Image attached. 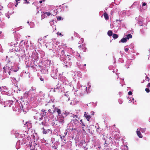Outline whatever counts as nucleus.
<instances>
[{
  "mask_svg": "<svg viewBox=\"0 0 150 150\" xmlns=\"http://www.w3.org/2000/svg\"><path fill=\"white\" fill-rule=\"evenodd\" d=\"M79 51L80 53H82L83 52H85L86 51V48L83 45H80L79 46Z\"/></svg>",
  "mask_w": 150,
  "mask_h": 150,
  "instance_id": "obj_1",
  "label": "nucleus"
},
{
  "mask_svg": "<svg viewBox=\"0 0 150 150\" xmlns=\"http://www.w3.org/2000/svg\"><path fill=\"white\" fill-rule=\"evenodd\" d=\"M73 116L72 120V121H73L74 124L76 125L78 124L79 122L78 120L79 118H78V116L77 115H74V114H73Z\"/></svg>",
  "mask_w": 150,
  "mask_h": 150,
  "instance_id": "obj_2",
  "label": "nucleus"
},
{
  "mask_svg": "<svg viewBox=\"0 0 150 150\" xmlns=\"http://www.w3.org/2000/svg\"><path fill=\"white\" fill-rule=\"evenodd\" d=\"M34 117L36 120H39L40 121L42 119H43V117L39 113H37L34 116Z\"/></svg>",
  "mask_w": 150,
  "mask_h": 150,
  "instance_id": "obj_3",
  "label": "nucleus"
},
{
  "mask_svg": "<svg viewBox=\"0 0 150 150\" xmlns=\"http://www.w3.org/2000/svg\"><path fill=\"white\" fill-rule=\"evenodd\" d=\"M4 72L5 73L8 72L9 75H10L11 69L10 67L7 66L4 67L3 68Z\"/></svg>",
  "mask_w": 150,
  "mask_h": 150,
  "instance_id": "obj_4",
  "label": "nucleus"
},
{
  "mask_svg": "<svg viewBox=\"0 0 150 150\" xmlns=\"http://www.w3.org/2000/svg\"><path fill=\"white\" fill-rule=\"evenodd\" d=\"M84 116L88 121H89L91 117V116L89 115H88L85 112H84Z\"/></svg>",
  "mask_w": 150,
  "mask_h": 150,
  "instance_id": "obj_5",
  "label": "nucleus"
},
{
  "mask_svg": "<svg viewBox=\"0 0 150 150\" xmlns=\"http://www.w3.org/2000/svg\"><path fill=\"white\" fill-rule=\"evenodd\" d=\"M141 129H137L136 131L137 133V134L138 136L140 138H142L143 137V136L142 135L140 132Z\"/></svg>",
  "mask_w": 150,
  "mask_h": 150,
  "instance_id": "obj_6",
  "label": "nucleus"
},
{
  "mask_svg": "<svg viewBox=\"0 0 150 150\" xmlns=\"http://www.w3.org/2000/svg\"><path fill=\"white\" fill-rule=\"evenodd\" d=\"M59 122H61V123L62 124L64 123V117L62 116H60L59 117Z\"/></svg>",
  "mask_w": 150,
  "mask_h": 150,
  "instance_id": "obj_7",
  "label": "nucleus"
},
{
  "mask_svg": "<svg viewBox=\"0 0 150 150\" xmlns=\"http://www.w3.org/2000/svg\"><path fill=\"white\" fill-rule=\"evenodd\" d=\"M55 110H56V112H57L58 115L60 116V114L61 113V110L60 109L57 108V107H55Z\"/></svg>",
  "mask_w": 150,
  "mask_h": 150,
  "instance_id": "obj_8",
  "label": "nucleus"
},
{
  "mask_svg": "<svg viewBox=\"0 0 150 150\" xmlns=\"http://www.w3.org/2000/svg\"><path fill=\"white\" fill-rule=\"evenodd\" d=\"M58 88H51V89L50 91V92H56L57 91H58Z\"/></svg>",
  "mask_w": 150,
  "mask_h": 150,
  "instance_id": "obj_9",
  "label": "nucleus"
},
{
  "mask_svg": "<svg viewBox=\"0 0 150 150\" xmlns=\"http://www.w3.org/2000/svg\"><path fill=\"white\" fill-rule=\"evenodd\" d=\"M103 16L106 20H108L109 19V16L108 14L106 13L105 12L103 13Z\"/></svg>",
  "mask_w": 150,
  "mask_h": 150,
  "instance_id": "obj_10",
  "label": "nucleus"
},
{
  "mask_svg": "<svg viewBox=\"0 0 150 150\" xmlns=\"http://www.w3.org/2000/svg\"><path fill=\"white\" fill-rule=\"evenodd\" d=\"M127 41V38H123L120 40V42L122 43L126 42Z\"/></svg>",
  "mask_w": 150,
  "mask_h": 150,
  "instance_id": "obj_11",
  "label": "nucleus"
},
{
  "mask_svg": "<svg viewBox=\"0 0 150 150\" xmlns=\"http://www.w3.org/2000/svg\"><path fill=\"white\" fill-rule=\"evenodd\" d=\"M118 37V35L114 33L112 35V37L114 39H116Z\"/></svg>",
  "mask_w": 150,
  "mask_h": 150,
  "instance_id": "obj_12",
  "label": "nucleus"
},
{
  "mask_svg": "<svg viewBox=\"0 0 150 150\" xmlns=\"http://www.w3.org/2000/svg\"><path fill=\"white\" fill-rule=\"evenodd\" d=\"M47 15L46 17L47 16H49L51 15V13L50 12H45L44 13V14H43L42 15V16L44 17V16H45V15Z\"/></svg>",
  "mask_w": 150,
  "mask_h": 150,
  "instance_id": "obj_13",
  "label": "nucleus"
},
{
  "mask_svg": "<svg viewBox=\"0 0 150 150\" xmlns=\"http://www.w3.org/2000/svg\"><path fill=\"white\" fill-rule=\"evenodd\" d=\"M41 112H42L43 116H44L46 115L47 112L45 111V110H41Z\"/></svg>",
  "mask_w": 150,
  "mask_h": 150,
  "instance_id": "obj_14",
  "label": "nucleus"
},
{
  "mask_svg": "<svg viewBox=\"0 0 150 150\" xmlns=\"http://www.w3.org/2000/svg\"><path fill=\"white\" fill-rule=\"evenodd\" d=\"M108 35L109 36H111L112 35V32L110 30H109L108 32Z\"/></svg>",
  "mask_w": 150,
  "mask_h": 150,
  "instance_id": "obj_15",
  "label": "nucleus"
},
{
  "mask_svg": "<svg viewBox=\"0 0 150 150\" xmlns=\"http://www.w3.org/2000/svg\"><path fill=\"white\" fill-rule=\"evenodd\" d=\"M127 39L129 40V38H132V36L130 34H129L128 35H127Z\"/></svg>",
  "mask_w": 150,
  "mask_h": 150,
  "instance_id": "obj_16",
  "label": "nucleus"
},
{
  "mask_svg": "<svg viewBox=\"0 0 150 150\" xmlns=\"http://www.w3.org/2000/svg\"><path fill=\"white\" fill-rule=\"evenodd\" d=\"M67 130H66L64 133V134H62V135L63 136V137H64L67 134Z\"/></svg>",
  "mask_w": 150,
  "mask_h": 150,
  "instance_id": "obj_17",
  "label": "nucleus"
},
{
  "mask_svg": "<svg viewBox=\"0 0 150 150\" xmlns=\"http://www.w3.org/2000/svg\"><path fill=\"white\" fill-rule=\"evenodd\" d=\"M28 92H25L24 94V96L27 98L28 97Z\"/></svg>",
  "mask_w": 150,
  "mask_h": 150,
  "instance_id": "obj_18",
  "label": "nucleus"
},
{
  "mask_svg": "<svg viewBox=\"0 0 150 150\" xmlns=\"http://www.w3.org/2000/svg\"><path fill=\"white\" fill-rule=\"evenodd\" d=\"M64 114L66 115V116L68 115L69 114V112L65 111L64 112Z\"/></svg>",
  "mask_w": 150,
  "mask_h": 150,
  "instance_id": "obj_19",
  "label": "nucleus"
},
{
  "mask_svg": "<svg viewBox=\"0 0 150 150\" xmlns=\"http://www.w3.org/2000/svg\"><path fill=\"white\" fill-rule=\"evenodd\" d=\"M57 34L58 35H60L61 36H63V35L61 33H60L59 32H58L57 33Z\"/></svg>",
  "mask_w": 150,
  "mask_h": 150,
  "instance_id": "obj_20",
  "label": "nucleus"
},
{
  "mask_svg": "<svg viewBox=\"0 0 150 150\" xmlns=\"http://www.w3.org/2000/svg\"><path fill=\"white\" fill-rule=\"evenodd\" d=\"M145 90L147 93H149L150 92L149 89L147 88H146L145 89Z\"/></svg>",
  "mask_w": 150,
  "mask_h": 150,
  "instance_id": "obj_21",
  "label": "nucleus"
},
{
  "mask_svg": "<svg viewBox=\"0 0 150 150\" xmlns=\"http://www.w3.org/2000/svg\"><path fill=\"white\" fill-rule=\"evenodd\" d=\"M43 134H46L47 133V131H46L45 129H44L43 128Z\"/></svg>",
  "mask_w": 150,
  "mask_h": 150,
  "instance_id": "obj_22",
  "label": "nucleus"
},
{
  "mask_svg": "<svg viewBox=\"0 0 150 150\" xmlns=\"http://www.w3.org/2000/svg\"><path fill=\"white\" fill-rule=\"evenodd\" d=\"M140 129H141L140 131H141L142 132H144L145 131V130H146V128H144V129H141V128Z\"/></svg>",
  "mask_w": 150,
  "mask_h": 150,
  "instance_id": "obj_23",
  "label": "nucleus"
},
{
  "mask_svg": "<svg viewBox=\"0 0 150 150\" xmlns=\"http://www.w3.org/2000/svg\"><path fill=\"white\" fill-rule=\"evenodd\" d=\"M25 1L23 2L24 4H29V2L28 1H27V0H24Z\"/></svg>",
  "mask_w": 150,
  "mask_h": 150,
  "instance_id": "obj_24",
  "label": "nucleus"
},
{
  "mask_svg": "<svg viewBox=\"0 0 150 150\" xmlns=\"http://www.w3.org/2000/svg\"><path fill=\"white\" fill-rule=\"evenodd\" d=\"M82 121H83L82 120H81L80 121L81 123L82 126H85V125Z\"/></svg>",
  "mask_w": 150,
  "mask_h": 150,
  "instance_id": "obj_25",
  "label": "nucleus"
},
{
  "mask_svg": "<svg viewBox=\"0 0 150 150\" xmlns=\"http://www.w3.org/2000/svg\"><path fill=\"white\" fill-rule=\"evenodd\" d=\"M20 0H16V4L15 5V6L16 7L18 5V3H20L19 2H18V1H20Z\"/></svg>",
  "mask_w": 150,
  "mask_h": 150,
  "instance_id": "obj_26",
  "label": "nucleus"
},
{
  "mask_svg": "<svg viewBox=\"0 0 150 150\" xmlns=\"http://www.w3.org/2000/svg\"><path fill=\"white\" fill-rule=\"evenodd\" d=\"M62 20V17L60 16L58 17L57 18V20Z\"/></svg>",
  "mask_w": 150,
  "mask_h": 150,
  "instance_id": "obj_27",
  "label": "nucleus"
},
{
  "mask_svg": "<svg viewBox=\"0 0 150 150\" xmlns=\"http://www.w3.org/2000/svg\"><path fill=\"white\" fill-rule=\"evenodd\" d=\"M132 94V92L131 91H129L128 93V94L129 95H131Z\"/></svg>",
  "mask_w": 150,
  "mask_h": 150,
  "instance_id": "obj_28",
  "label": "nucleus"
},
{
  "mask_svg": "<svg viewBox=\"0 0 150 150\" xmlns=\"http://www.w3.org/2000/svg\"><path fill=\"white\" fill-rule=\"evenodd\" d=\"M97 132H98L99 134L100 133V130H99V128H98L96 130Z\"/></svg>",
  "mask_w": 150,
  "mask_h": 150,
  "instance_id": "obj_29",
  "label": "nucleus"
},
{
  "mask_svg": "<svg viewBox=\"0 0 150 150\" xmlns=\"http://www.w3.org/2000/svg\"><path fill=\"white\" fill-rule=\"evenodd\" d=\"M146 5V3L145 2H144L142 4V6H144Z\"/></svg>",
  "mask_w": 150,
  "mask_h": 150,
  "instance_id": "obj_30",
  "label": "nucleus"
},
{
  "mask_svg": "<svg viewBox=\"0 0 150 150\" xmlns=\"http://www.w3.org/2000/svg\"><path fill=\"white\" fill-rule=\"evenodd\" d=\"M61 53L63 54H65V51L64 50H62L61 51Z\"/></svg>",
  "mask_w": 150,
  "mask_h": 150,
  "instance_id": "obj_31",
  "label": "nucleus"
},
{
  "mask_svg": "<svg viewBox=\"0 0 150 150\" xmlns=\"http://www.w3.org/2000/svg\"><path fill=\"white\" fill-rule=\"evenodd\" d=\"M56 112V110H55V107L54 108V110L53 111V112H52V113H54L55 112Z\"/></svg>",
  "mask_w": 150,
  "mask_h": 150,
  "instance_id": "obj_32",
  "label": "nucleus"
},
{
  "mask_svg": "<svg viewBox=\"0 0 150 150\" xmlns=\"http://www.w3.org/2000/svg\"><path fill=\"white\" fill-rule=\"evenodd\" d=\"M147 87H150V83H149L148 84H147Z\"/></svg>",
  "mask_w": 150,
  "mask_h": 150,
  "instance_id": "obj_33",
  "label": "nucleus"
},
{
  "mask_svg": "<svg viewBox=\"0 0 150 150\" xmlns=\"http://www.w3.org/2000/svg\"><path fill=\"white\" fill-rule=\"evenodd\" d=\"M40 79L42 81H43L44 80V79L41 77H40Z\"/></svg>",
  "mask_w": 150,
  "mask_h": 150,
  "instance_id": "obj_34",
  "label": "nucleus"
},
{
  "mask_svg": "<svg viewBox=\"0 0 150 150\" xmlns=\"http://www.w3.org/2000/svg\"><path fill=\"white\" fill-rule=\"evenodd\" d=\"M129 50V49L128 48H126L125 49V51L126 52H127L128 51V50Z\"/></svg>",
  "mask_w": 150,
  "mask_h": 150,
  "instance_id": "obj_35",
  "label": "nucleus"
},
{
  "mask_svg": "<svg viewBox=\"0 0 150 150\" xmlns=\"http://www.w3.org/2000/svg\"><path fill=\"white\" fill-rule=\"evenodd\" d=\"M41 124L42 125H45V122H42Z\"/></svg>",
  "mask_w": 150,
  "mask_h": 150,
  "instance_id": "obj_36",
  "label": "nucleus"
},
{
  "mask_svg": "<svg viewBox=\"0 0 150 150\" xmlns=\"http://www.w3.org/2000/svg\"><path fill=\"white\" fill-rule=\"evenodd\" d=\"M139 10L140 11H142V9L141 8L139 9Z\"/></svg>",
  "mask_w": 150,
  "mask_h": 150,
  "instance_id": "obj_37",
  "label": "nucleus"
},
{
  "mask_svg": "<svg viewBox=\"0 0 150 150\" xmlns=\"http://www.w3.org/2000/svg\"><path fill=\"white\" fill-rule=\"evenodd\" d=\"M81 42L83 43V39L82 38H81Z\"/></svg>",
  "mask_w": 150,
  "mask_h": 150,
  "instance_id": "obj_38",
  "label": "nucleus"
},
{
  "mask_svg": "<svg viewBox=\"0 0 150 150\" xmlns=\"http://www.w3.org/2000/svg\"><path fill=\"white\" fill-rule=\"evenodd\" d=\"M62 137H63V136L62 135H60V138H61V139L62 140L63 139Z\"/></svg>",
  "mask_w": 150,
  "mask_h": 150,
  "instance_id": "obj_39",
  "label": "nucleus"
},
{
  "mask_svg": "<svg viewBox=\"0 0 150 150\" xmlns=\"http://www.w3.org/2000/svg\"><path fill=\"white\" fill-rule=\"evenodd\" d=\"M48 112H50V113H51L52 112H51V110L50 109H49L48 110Z\"/></svg>",
  "mask_w": 150,
  "mask_h": 150,
  "instance_id": "obj_40",
  "label": "nucleus"
},
{
  "mask_svg": "<svg viewBox=\"0 0 150 150\" xmlns=\"http://www.w3.org/2000/svg\"><path fill=\"white\" fill-rule=\"evenodd\" d=\"M146 78H147V79H148V81H149V79H150L149 78V77H147V76H146Z\"/></svg>",
  "mask_w": 150,
  "mask_h": 150,
  "instance_id": "obj_41",
  "label": "nucleus"
},
{
  "mask_svg": "<svg viewBox=\"0 0 150 150\" xmlns=\"http://www.w3.org/2000/svg\"><path fill=\"white\" fill-rule=\"evenodd\" d=\"M39 3H40V4H41L42 3V1H39Z\"/></svg>",
  "mask_w": 150,
  "mask_h": 150,
  "instance_id": "obj_42",
  "label": "nucleus"
},
{
  "mask_svg": "<svg viewBox=\"0 0 150 150\" xmlns=\"http://www.w3.org/2000/svg\"><path fill=\"white\" fill-rule=\"evenodd\" d=\"M105 144H107V143H106V141L105 142Z\"/></svg>",
  "mask_w": 150,
  "mask_h": 150,
  "instance_id": "obj_43",
  "label": "nucleus"
},
{
  "mask_svg": "<svg viewBox=\"0 0 150 150\" xmlns=\"http://www.w3.org/2000/svg\"><path fill=\"white\" fill-rule=\"evenodd\" d=\"M85 127V126H82V128H84V127Z\"/></svg>",
  "mask_w": 150,
  "mask_h": 150,
  "instance_id": "obj_44",
  "label": "nucleus"
},
{
  "mask_svg": "<svg viewBox=\"0 0 150 150\" xmlns=\"http://www.w3.org/2000/svg\"><path fill=\"white\" fill-rule=\"evenodd\" d=\"M55 106V105H53L52 107H54Z\"/></svg>",
  "mask_w": 150,
  "mask_h": 150,
  "instance_id": "obj_45",
  "label": "nucleus"
},
{
  "mask_svg": "<svg viewBox=\"0 0 150 150\" xmlns=\"http://www.w3.org/2000/svg\"><path fill=\"white\" fill-rule=\"evenodd\" d=\"M17 71V70H15L14 71H15V72H16Z\"/></svg>",
  "mask_w": 150,
  "mask_h": 150,
  "instance_id": "obj_46",
  "label": "nucleus"
},
{
  "mask_svg": "<svg viewBox=\"0 0 150 150\" xmlns=\"http://www.w3.org/2000/svg\"><path fill=\"white\" fill-rule=\"evenodd\" d=\"M2 8H0V11H1Z\"/></svg>",
  "mask_w": 150,
  "mask_h": 150,
  "instance_id": "obj_47",
  "label": "nucleus"
},
{
  "mask_svg": "<svg viewBox=\"0 0 150 150\" xmlns=\"http://www.w3.org/2000/svg\"><path fill=\"white\" fill-rule=\"evenodd\" d=\"M1 33H2V32L1 31H0V34H1Z\"/></svg>",
  "mask_w": 150,
  "mask_h": 150,
  "instance_id": "obj_48",
  "label": "nucleus"
},
{
  "mask_svg": "<svg viewBox=\"0 0 150 150\" xmlns=\"http://www.w3.org/2000/svg\"><path fill=\"white\" fill-rule=\"evenodd\" d=\"M84 144H85V145H86V143L85 142L84 143Z\"/></svg>",
  "mask_w": 150,
  "mask_h": 150,
  "instance_id": "obj_49",
  "label": "nucleus"
},
{
  "mask_svg": "<svg viewBox=\"0 0 150 150\" xmlns=\"http://www.w3.org/2000/svg\"><path fill=\"white\" fill-rule=\"evenodd\" d=\"M30 150H34L33 149H30Z\"/></svg>",
  "mask_w": 150,
  "mask_h": 150,
  "instance_id": "obj_50",
  "label": "nucleus"
},
{
  "mask_svg": "<svg viewBox=\"0 0 150 150\" xmlns=\"http://www.w3.org/2000/svg\"><path fill=\"white\" fill-rule=\"evenodd\" d=\"M29 23V21H28V22H27V23Z\"/></svg>",
  "mask_w": 150,
  "mask_h": 150,
  "instance_id": "obj_51",
  "label": "nucleus"
},
{
  "mask_svg": "<svg viewBox=\"0 0 150 150\" xmlns=\"http://www.w3.org/2000/svg\"><path fill=\"white\" fill-rule=\"evenodd\" d=\"M45 0H42V1H45Z\"/></svg>",
  "mask_w": 150,
  "mask_h": 150,
  "instance_id": "obj_52",
  "label": "nucleus"
},
{
  "mask_svg": "<svg viewBox=\"0 0 150 150\" xmlns=\"http://www.w3.org/2000/svg\"><path fill=\"white\" fill-rule=\"evenodd\" d=\"M69 100V98L68 99V100Z\"/></svg>",
  "mask_w": 150,
  "mask_h": 150,
  "instance_id": "obj_53",
  "label": "nucleus"
},
{
  "mask_svg": "<svg viewBox=\"0 0 150 150\" xmlns=\"http://www.w3.org/2000/svg\"><path fill=\"white\" fill-rule=\"evenodd\" d=\"M78 57H80V55H79L78 56Z\"/></svg>",
  "mask_w": 150,
  "mask_h": 150,
  "instance_id": "obj_54",
  "label": "nucleus"
},
{
  "mask_svg": "<svg viewBox=\"0 0 150 150\" xmlns=\"http://www.w3.org/2000/svg\"><path fill=\"white\" fill-rule=\"evenodd\" d=\"M84 66H86V64H84Z\"/></svg>",
  "mask_w": 150,
  "mask_h": 150,
  "instance_id": "obj_55",
  "label": "nucleus"
},
{
  "mask_svg": "<svg viewBox=\"0 0 150 150\" xmlns=\"http://www.w3.org/2000/svg\"><path fill=\"white\" fill-rule=\"evenodd\" d=\"M18 90H19V91H20L21 90H19V89H18Z\"/></svg>",
  "mask_w": 150,
  "mask_h": 150,
  "instance_id": "obj_56",
  "label": "nucleus"
}]
</instances>
